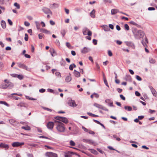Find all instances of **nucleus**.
I'll return each instance as SVG.
<instances>
[{"mask_svg":"<svg viewBox=\"0 0 157 157\" xmlns=\"http://www.w3.org/2000/svg\"><path fill=\"white\" fill-rule=\"evenodd\" d=\"M70 144L72 146H74L75 145V143L72 140H71L70 141Z\"/></svg>","mask_w":157,"mask_h":157,"instance_id":"obj_50","label":"nucleus"},{"mask_svg":"<svg viewBox=\"0 0 157 157\" xmlns=\"http://www.w3.org/2000/svg\"><path fill=\"white\" fill-rule=\"evenodd\" d=\"M74 75L76 77L78 78L80 76L79 72L77 71L76 70H74L73 72Z\"/></svg>","mask_w":157,"mask_h":157,"instance_id":"obj_22","label":"nucleus"},{"mask_svg":"<svg viewBox=\"0 0 157 157\" xmlns=\"http://www.w3.org/2000/svg\"><path fill=\"white\" fill-rule=\"evenodd\" d=\"M27 155L28 157H33V155L32 154L27 153Z\"/></svg>","mask_w":157,"mask_h":157,"instance_id":"obj_57","label":"nucleus"},{"mask_svg":"<svg viewBox=\"0 0 157 157\" xmlns=\"http://www.w3.org/2000/svg\"><path fill=\"white\" fill-rule=\"evenodd\" d=\"M94 105L98 109H101L105 111H108V109H107L106 107L103 106L102 105H100L97 103H94Z\"/></svg>","mask_w":157,"mask_h":157,"instance_id":"obj_5","label":"nucleus"},{"mask_svg":"<svg viewBox=\"0 0 157 157\" xmlns=\"http://www.w3.org/2000/svg\"><path fill=\"white\" fill-rule=\"evenodd\" d=\"M90 15L91 17L93 18L95 17V11L94 10H93L90 13Z\"/></svg>","mask_w":157,"mask_h":157,"instance_id":"obj_25","label":"nucleus"},{"mask_svg":"<svg viewBox=\"0 0 157 157\" xmlns=\"http://www.w3.org/2000/svg\"><path fill=\"white\" fill-rule=\"evenodd\" d=\"M71 79V77L70 76H67L65 78V81L67 82H69Z\"/></svg>","mask_w":157,"mask_h":157,"instance_id":"obj_28","label":"nucleus"},{"mask_svg":"<svg viewBox=\"0 0 157 157\" xmlns=\"http://www.w3.org/2000/svg\"><path fill=\"white\" fill-rule=\"evenodd\" d=\"M35 22L36 24L37 29H39L40 28V24L37 21H35Z\"/></svg>","mask_w":157,"mask_h":157,"instance_id":"obj_37","label":"nucleus"},{"mask_svg":"<svg viewBox=\"0 0 157 157\" xmlns=\"http://www.w3.org/2000/svg\"><path fill=\"white\" fill-rule=\"evenodd\" d=\"M24 25L26 26H29L30 25V23L27 21H25L24 22Z\"/></svg>","mask_w":157,"mask_h":157,"instance_id":"obj_63","label":"nucleus"},{"mask_svg":"<svg viewBox=\"0 0 157 157\" xmlns=\"http://www.w3.org/2000/svg\"><path fill=\"white\" fill-rule=\"evenodd\" d=\"M54 122H49L47 125V128L51 130H52L54 125Z\"/></svg>","mask_w":157,"mask_h":157,"instance_id":"obj_9","label":"nucleus"},{"mask_svg":"<svg viewBox=\"0 0 157 157\" xmlns=\"http://www.w3.org/2000/svg\"><path fill=\"white\" fill-rule=\"evenodd\" d=\"M82 129L84 130V131H85L86 132H88L89 131V129H88L85 128L84 126H82Z\"/></svg>","mask_w":157,"mask_h":157,"instance_id":"obj_48","label":"nucleus"},{"mask_svg":"<svg viewBox=\"0 0 157 157\" xmlns=\"http://www.w3.org/2000/svg\"><path fill=\"white\" fill-rule=\"evenodd\" d=\"M132 32L135 38L136 39L143 38L145 35L143 31L141 30H137V29L135 28H133Z\"/></svg>","mask_w":157,"mask_h":157,"instance_id":"obj_1","label":"nucleus"},{"mask_svg":"<svg viewBox=\"0 0 157 157\" xmlns=\"http://www.w3.org/2000/svg\"><path fill=\"white\" fill-rule=\"evenodd\" d=\"M155 112V110H152L151 109H149V112L151 114Z\"/></svg>","mask_w":157,"mask_h":157,"instance_id":"obj_62","label":"nucleus"},{"mask_svg":"<svg viewBox=\"0 0 157 157\" xmlns=\"http://www.w3.org/2000/svg\"><path fill=\"white\" fill-rule=\"evenodd\" d=\"M42 30V32H43V33H46V34H49L50 33V32L49 31H48L46 29H41V30Z\"/></svg>","mask_w":157,"mask_h":157,"instance_id":"obj_34","label":"nucleus"},{"mask_svg":"<svg viewBox=\"0 0 157 157\" xmlns=\"http://www.w3.org/2000/svg\"><path fill=\"white\" fill-rule=\"evenodd\" d=\"M93 42L95 45H96L97 44V40L94 39L93 40Z\"/></svg>","mask_w":157,"mask_h":157,"instance_id":"obj_61","label":"nucleus"},{"mask_svg":"<svg viewBox=\"0 0 157 157\" xmlns=\"http://www.w3.org/2000/svg\"><path fill=\"white\" fill-rule=\"evenodd\" d=\"M42 10L46 14H50L51 15H52V12L48 8L45 7H43L42 8Z\"/></svg>","mask_w":157,"mask_h":157,"instance_id":"obj_6","label":"nucleus"},{"mask_svg":"<svg viewBox=\"0 0 157 157\" xmlns=\"http://www.w3.org/2000/svg\"><path fill=\"white\" fill-rule=\"evenodd\" d=\"M0 147L4 148L6 150H7L9 149V146L7 144L1 143L0 144Z\"/></svg>","mask_w":157,"mask_h":157,"instance_id":"obj_16","label":"nucleus"},{"mask_svg":"<svg viewBox=\"0 0 157 157\" xmlns=\"http://www.w3.org/2000/svg\"><path fill=\"white\" fill-rule=\"evenodd\" d=\"M21 128L28 131L30 130L31 129L30 128L29 126L26 127L22 126L21 127Z\"/></svg>","mask_w":157,"mask_h":157,"instance_id":"obj_31","label":"nucleus"},{"mask_svg":"<svg viewBox=\"0 0 157 157\" xmlns=\"http://www.w3.org/2000/svg\"><path fill=\"white\" fill-rule=\"evenodd\" d=\"M68 104L69 106L73 107H76L77 105L76 104L75 101L74 100L70 101L68 102Z\"/></svg>","mask_w":157,"mask_h":157,"instance_id":"obj_14","label":"nucleus"},{"mask_svg":"<svg viewBox=\"0 0 157 157\" xmlns=\"http://www.w3.org/2000/svg\"><path fill=\"white\" fill-rule=\"evenodd\" d=\"M90 51V49L88 48L84 47L81 50V52L83 53H86Z\"/></svg>","mask_w":157,"mask_h":157,"instance_id":"obj_18","label":"nucleus"},{"mask_svg":"<svg viewBox=\"0 0 157 157\" xmlns=\"http://www.w3.org/2000/svg\"><path fill=\"white\" fill-rule=\"evenodd\" d=\"M120 98L122 99L123 100H125V98L123 96L122 94H120Z\"/></svg>","mask_w":157,"mask_h":157,"instance_id":"obj_58","label":"nucleus"},{"mask_svg":"<svg viewBox=\"0 0 157 157\" xmlns=\"http://www.w3.org/2000/svg\"><path fill=\"white\" fill-rule=\"evenodd\" d=\"M149 61L150 63H154L155 62V60L151 58L149 59Z\"/></svg>","mask_w":157,"mask_h":157,"instance_id":"obj_41","label":"nucleus"},{"mask_svg":"<svg viewBox=\"0 0 157 157\" xmlns=\"http://www.w3.org/2000/svg\"><path fill=\"white\" fill-rule=\"evenodd\" d=\"M102 27L104 30L105 32H108L110 30V29L107 25H103Z\"/></svg>","mask_w":157,"mask_h":157,"instance_id":"obj_23","label":"nucleus"},{"mask_svg":"<svg viewBox=\"0 0 157 157\" xmlns=\"http://www.w3.org/2000/svg\"><path fill=\"white\" fill-rule=\"evenodd\" d=\"M124 42L126 44V45L128 46L131 47L133 48L135 47L134 44L132 42L125 41Z\"/></svg>","mask_w":157,"mask_h":157,"instance_id":"obj_19","label":"nucleus"},{"mask_svg":"<svg viewBox=\"0 0 157 157\" xmlns=\"http://www.w3.org/2000/svg\"><path fill=\"white\" fill-rule=\"evenodd\" d=\"M124 108L125 110H127L128 111H131L132 110V108L130 106H125L124 107Z\"/></svg>","mask_w":157,"mask_h":157,"instance_id":"obj_29","label":"nucleus"},{"mask_svg":"<svg viewBox=\"0 0 157 157\" xmlns=\"http://www.w3.org/2000/svg\"><path fill=\"white\" fill-rule=\"evenodd\" d=\"M87 113L89 116H92L93 117H98V116L97 115L93 114L91 113L88 112Z\"/></svg>","mask_w":157,"mask_h":157,"instance_id":"obj_38","label":"nucleus"},{"mask_svg":"<svg viewBox=\"0 0 157 157\" xmlns=\"http://www.w3.org/2000/svg\"><path fill=\"white\" fill-rule=\"evenodd\" d=\"M130 23L131 24H132L133 25H136V26H137L138 25L135 22H134L133 21H131L130 22Z\"/></svg>","mask_w":157,"mask_h":157,"instance_id":"obj_49","label":"nucleus"},{"mask_svg":"<svg viewBox=\"0 0 157 157\" xmlns=\"http://www.w3.org/2000/svg\"><path fill=\"white\" fill-rule=\"evenodd\" d=\"M82 32L84 35H87L89 36L92 35V32L87 28L85 27L82 29Z\"/></svg>","mask_w":157,"mask_h":157,"instance_id":"obj_4","label":"nucleus"},{"mask_svg":"<svg viewBox=\"0 0 157 157\" xmlns=\"http://www.w3.org/2000/svg\"><path fill=\"white\" fill-rule=\"evenodd\" d=\"M82 141L85 143H88L90 144H93L94 143V141L92 140L83 139Z\"/></svg>","mask_w":157,"mask_h":157,"instance_id":"obj_15","label":"nucleus"},{"mask_svg":"<svg viewBox=\"0 0 157 157\" xmlns=\"http://www.w3.org/2000/svg\"><path fill=\"white\" fill-rule=\"evenodd\" d=\"M14 94H12L10 95L9 96V97L10 98L13 99H15L16 100H17L19 99V98L17 97H15L13 95Z\"/></svg>","mask_w":157,"mask_h":157,"instance_id":"obj_27","label":"nucleus"},{"mask_svg":"<svg viewBox=\"0 0 157 157\" xmlns=\"http://www.w3.org/2000/svg\"><path fill=\"white\" fill-rule=\"evenodd\" d=\"M75 154L76 155H77L78 157L80 156L78 155L76 153L73 152L71 151H68L67 152H64V157H70L72 155Z\"/></svg>","mask_w":157,"mask_h":157,"instance_id":"obj_8","label":"nucleus"},{"mask_svg":"<svg viewBox=\"0 0 157 157\" xmlns=\"http://www.w3.org/2000/svg\"><path fill=\"white\" fill-rule=\"evenodd\" d=\"M44 35V34H43L42 33L39 34L38 35L39 38L40 39H41L43 38Z\"/></svg>","mask_w":157,"mask_h":157,"instance_id":"obj_56","label":"nucleus"},{"mask_svg":"<svg viewBox=\"0 0 157 157\" xmlns=\"http://www.w3.org/2000/svg\"><path fill=\"white\" fill-rule=\"evenodd\" d=\"M46 155L48 157H57V154L52 152H46Z\"/></svg>","mask_w":157,"mask_h":157,"instance_id":"obj_12","label":"nucleus"},{"mask_svg":"<svg viewBox=\"0 0 157 157\" xmlns=\"http://www.w3.org/2000/svg\"><path fill=\"white\" fill-rule=\"evenodd\" d=\"M90 152L91 153L95 154V155H97L98 154V152L97 151L93 149H90Z\"/></svg>","mask_w":157,"mask_h":157,"instance_id":"obj_35","label":"nucleus"},{"mask_svg":"<svg viewBox=\"0 0 157 157\" xmlns=\"http://www.w3.org/2000/svg\"><path fill=\"white\" fill-rule=\"evenodd\" d=\"M25 41H27L28 40V36L27 33L25 34Z\"/></svg>","mask_w":157,"mask_h":157,"instance_id":"obj_51","label":"nucleus"},{"mask_svg":"<svg viewBox=\"0 0 157 157\" xmlns=\"http://www.w3.org/2000/svg\"><path fill=\"white\" fill-rule=\"evenodd\" d=\"M14 6L17 9H19L20 8V5L17 2H15L14 4Z\"/></svg>","mask_w":157,"mask_h":157,"instance_id":"obj_39","label":"nucleus"},{"mask_svg":"<svg viewBox=\"0 0 157 157\" xmlns=\"http://www.w3.org/2000/svg\"><path fill=\"white\" fill-rule=\"evenodd\" d=\"M8 21L10 25H13V22L10 19H8Z\"/></svg>","mask_w":157,"mask_h":157,"instance_id":"obj_60","label":"nucleus"},{"mask_svg":"<svg viewBox=\"0 0 157 157\" xmlns=\"http://www.w3.org/2000/svg\"><path fill=\"white\" fill-rule=\"evenodd\" d=\"M103 1L105 3H112V1L111 0H103Z\"/></svg>","mask_w":157,"mask_h":157,"instance_id":"obj_47","label":"nucleus"},{"mask_svg":"<svg viewBox=\"0 0 157 157\" xmlns=\"http://www.w3.org/2000/svg\"><path fill=\"white\" fill-rule=\"evenodd\" d=\"M17 105L18 106H20V107H27V104L24 102H21L19 103Z\"/></svg>","mask_w":157,"mask_h":157,"instance_id":"obj_21","label":"nucleus"},{"mask_svg":"<svg viewBox=\"0 0 157 157\" xmlns=\"http://www.w3.org/2000/svg\"><path fill=\"white\" fill-rule=\"evenodd\" d=\"M45 91V89H43V88L39 90V92L40 93H43Z\"/></svg>","mask_w":157,"mask_h":157,"instance_id":"obj_64","label":"nucleus"},{"mask_svg":"<svg viewBox=\"0 0 157 157\" xmlns=\"http://www.w3.org/2000/svg\"><path fill=\"white\" fill-rule=\"evenodd\" d=\"M97 150L100 153H101L102 154H103L104 153V152L101 149L97 148Z\"/></svg>","mask_w":157,"mask_h":157,"instance_id":"obj_53","label":"nucleus"},{"mask_svg":"<svg viewBox=\"0 0 157 157\" xmlns=\"http://www.w3.org/2000/svg\"><path fill=\"white\" fill-rule=\"evenodd\" d=\"M1 24L2 28L3 29H5L6 28V23L5 22L3 21L2 20L1 22Z\"/></svg>","mask_w":157,"mask_h":157,"instance_id":"obj_26","label":"nucleus"},{"mask_svg":"<svg viewBox=\"0 0 157 157\" xmlns=\"http://www.w3.org/2000/svg\"><path fill=\"white\" fill-rule=\"evenodd\" d=\"M4 67L3 63L2 62H0V70H2Z\"/></svg>","mask_w":157,"mask_h":157,"instance_id":"obj_43","label":"nucleus"},{"mask_svg":"<svg viewBox=\"0 0 157 157\" xmlns=\"http://www.w3.org/2000/svg\"><path fill=\"white\" fill-rule=\"evenodd\" d=\"M50 51L51 52V54L52 56H53V54L55 52V51L53 48H51Z\"/></svg>","mask_w":157,"mask_h":157,"instance_id":"obj_42","label":"nucleus"},{"mask_svg":"<svg viewBox=\"0 0 157 157\" xmlns=\"http://www.w3.org/2000/svg\"><path fill=\"white\" fill-rule=\"evenodd\" d=\"M149 88L151 90L153 95L155 97H157V93L156 91L151 86H149Z\"/></svg>","mask_w":157,"mask_h":157,"instance_id":"obj_13","label":"nucleus"},{"mask_svg":"<svg viewBox=\"0 0 157 157\" xmlns=\"http://www.w3.org/2000/svg\"><path fill=\"white\" fill-rule=\"evenodd\" d=\"M56 123V128L57 131L59 132H63L65 131V125L62 122L57 121H55Z\"/></svg>","mask_w":157,"mask_h":157,"instance_id":"obj_2","label":"nucleus"},{"mask_svg":"<svg viewBox=\"0 0 157 157\" xmlns=\"http://www.w3.org/2000/svg\"><path fill=\"white\" fill-rule=\"evenodd\" d=\"M118 12V10L117 9H112L111 10V13L113 15L115 14Z\"/></svg>","mask_w":157,"mask_h":157,"instance_id":"obj_24","label":"nucleus"},{"mask_svg":"<svg viewBox=\"0 0 157 157\" xmlns=\"http://www.w3.org/2000/svg\"><path fill=\"white\" fill-rule=\"evenodd\" d=\"M55 119L59 121H61L65 124H67L68 122V120L65 117H62L57 116L55 117Z\"/></svg>","mask_w":157,"mask_h":157,"instance_id":"obj_3","label":"nucleus"},{"mask_svg":"<svg viewBox=\"0 0 157 157\" xmlns=\"http://www.w3.org/2000/svg\"><path fill=\"white\" fill-rule=\"evenodd\" d=\"M136 78L138 81H140L142 80L141 78L138 75H136Z\"/></svg>","mask_w":157,"mask_h":157,"instance_id":"obj_52","label":"nucleus"},{"mask_svg":"<svg viewBox=\"0 0 157 157\" xmlns=\"http://www.w3.org/2000/svg\"><path fill=\"white\" fill-rule=\"evenodd\" d=\"M59 6V5L57 3H55L50 4V8L52 9H53L58 8Z\"/></svg>","mask_w":157,"mask_h":157,"instance_id":"obj_17","label":"nucleus"},{"mask_svg":"<svg viewBox=\"0 0 157 157\" xmlns=\"http://www.w3.org/2000/svg\"><path fill=\"white\" fill-rule=\"evenodd\" d=\"M6 86V83H5V84H2L0 85V88L2 89H6L7 87Z\"/></svg>","mask_w":157,"mask_h":157,"instance_id":"obj_32","label":"nucleus"},{"mask_svg":"<svg viewBox=\"0 0 157 157\" xmlns=\"http://www.w3.org/2000/svg\"><path fill=\"white\" fill-rule=\"evenodd\" d=\"M17 64L20 68L25 69L28 71H29V69L23 63L21 62H19L17 63Z\"/></svg>","mask_w":157,"mask_h":157,"instance_id":"obj_7","label":"nucleus"},{"mask_svg":"<svg viewBox=\"0 0 157 157\" xmlns=\"http://www.w3.org/2000/svg\"><path fill=\"white\" fill-rule=\"evenodd\" d=\"M61 33L63 37H64L66 34V32L65 30L63 29L61 30Z\"/></svg>","mask_w":157,"mask_h":157,"instance_id":"obj_36","label":"nucleus"},{"mask_svg":"<svg viewBox=\"0 0 157 157\" xmlns=\"http://www.w3.org/2000/svg\"><path fill=\"white\" fill-rule=\"evenodd\" d=\"M66 46L67 47L70 49H72V47L71 46L70 43L69 42H66Z\"/></svg>","mask_w":157,"mask_h":157,"instance_id":"obj_33","label":"nucleus"},{"mask_svg":"<svg viewBox=\"0 0 157 157\" xmlns=\"http://www.w3.org/2000/svg\"><path fill=\"white\" fill-rule=\"evenodd\" d=\"M26 98L27 99H29V100H36V99L34 98H30L29 96H26Z\"/></svg>","mask_w":157,"mask_h":157,"instance_id":"obj_54","label":"nucleus"},{"mask_svg":"<svg viewBox=\"0 0 157 157\" xmlns=\"http://www.w3.org/2000/svg\"><path fill=\"white\" fill-rule=\"evenodd\" d=\"M24 144V142L20 143L18 142H14L12 144V145L13 147H17L21 146Z\"/></svg>","mask_w":157,"mask_h":157,"instance_id":"obj_11","label":"nucleus"},{"mask_svg":"<svg viewBox=\"0 0 157 157\" xmlns=\"http://www.w3.org/2000/svg\"><path fill=\"white\" fill-rule=\"evenodd\" d=\"M108 54L109 56H111L113 55L111 51L109 50H108Z\"/></svg>","mask_w":157,"mask_h":157,"instance_id":"obj_59","label":"nucleus"},{"mask_svg":"<svg viewBox=\"0 0 157 157\" xmlns=\"http://www.w3.org/2000/svg\"><path fill=\"white\" fill-rule=\"evenodd\" d=\"M0 104H4L7 106H9L8 104H7L6 102L4 101H0Z\"/></svg>","mask_w":157,"mask_h":157,"instance_id":"obj_40","label":"nucleus"},{"mask_svg":"<svg viewBox=\"0 0 157 157\" xmlns=\"http://www.w3.org/2000/svg\"><path fill=\"white\" fill-rule=\"evenodd\" d=\"M4 82L6 83V86L7 87V88L9 89H11L13 86V84L11 82L7 81V80L6 79H5L4 80Z\"/></svg>","mask_w":157,"mask_h":157,"instance_id":"obj_10","label":"nucleus"},{"mask_svg":"<svg viewBox=\"0 0 157 157\" xmlns=\"http://www.w3.org/2000/svg\"><path fill=\"white\" fill-rule=\"evenodd\" d=\"M43 108L45 110H46L47 111H49L50 112H51L52 111V109H49V108H46V107H43Z\"/></svg>","mask_w":157,"mask_h":157,"instance_id":"obj_55","label":"nucleus"},{"mask_svg":"<svg viewBox=\"0 0 157 157\" xmlns=\"http://www.w3.org/2000/svg\"><path fill=\"white\" fill-rule=\"evenodd\" d=\"M125 29L127 30H128L129 29V28L128 25L127 24H125L124 25Z\"/></svg>","mask_w":157,"mask_h":157,"instance_id":"obj_45","label":"nucleus"},{"mask_svg":"<svg viewBox=\"0 0 157 157\" xmlns=\"http://www.w3.org/2000/svg\"><path fill=\"white\" fill-rule=\"evenodd\" d=\"M17 77L20 80L23 78V76L21 75H18L17 74Z\"/></svg>","mask_w":157,"mask_h":157,"instance_id":"obj_46","label":"nucleus"},{"mask_svg":"<svg viewBox=\"0 0 157 157\" xmlns=\"http://www.w3.org/2000/svg\"><path fill=\"white\" fill-rule=\"evenodd\" d=\"M145 41H144L143 40H142L141 43L145 47H147V44L148 42L147 41V39L146 37L145 38Z\"/></svg>","mask_w":157,"mask_h":157,"instance_id":"obj_20","label":"nucleus"},{"mask_svg":"<svg viewBox=\"0 0 157 157\" xmlns=\"http://www.w3.org/2000/svg\"><path fill=\"white\" fill-rule=\"evenodd\" d=\"M9 122L12 124L14 125L16 123V121L13 119H10L9 121Z\"/></svg>","mask_w":157,"mask_h":157,"instance_id":"obj_30","label":"nucleus"},{"mask_svg":"<svg viewBox=\"0 0 157 157\" xmlns=\"http://www.w3.org/2000/svg\"><path fill=\"white\" fill-rule=\"evenodd\" d=\"M104 82L105 85L108 87H109V86L107 82V81L105 77H104Z\"/></svg>","mask_w":157,"mask_h":157,"instance_id":"obj_44","label":"nucleus"}]
</instances>
